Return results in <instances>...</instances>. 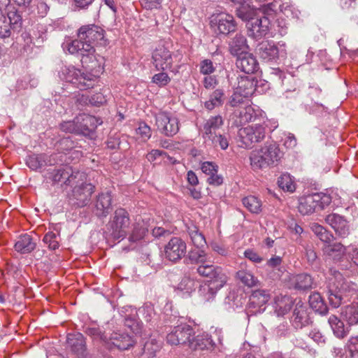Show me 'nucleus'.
I'll list each match as a JSON object with an SVG mask.
<instances>
[{
    "instance_id": "10",
    "label": "nucleus",
    "mask_w": 358,
    "mask_h": 358,
    "mask_svg": "<svg viewBox=\"0 0 358 358\" xmlns=\"http://www.w3.org/2000/svg\"><path fill=\"white\" fill-rule=\"evenodd\" d=\"M210 25L215 30L218 31L219 34L224 36L234 33L237 29V23L234 17L224 13L213 15L210 20Z\"/></svg>"
},
{
    "instance_id": "18",
    "label": "nucleus",
    "mask_w": 358,
    "mask_h": 358,
    "mask_svg": "<svg viewBox=\"0 0 358 358\" xmlns=\"http://www.w3.org/2000/svg\"><path fill=\"white\" fill-rule=\"evenodd\" d=\"M257 55L264 62H276L280 52L273 41L264 40L258 43L255 49Z\"/></svg>"
},
{
    "instance_id": "6",
    "label": "nucleus",
    "mask_w": 358,
    "mask_h": 358,
    "mask_svg": "<svg viewBox=\"0 0 358 358\" xmlns=\"http://www.w3.org/2000/svg\"><path fill=\"white\" fill-rule=\"evenodd\" d=\"M78 39L73 41H79L84 46L87 44L94 48L95 45H104V30L95 24H87L82 26L78 31Z\"/></svg>"
},
{
    "instance_id": "16",
    "label": "nucleus",
    "mask_w": 358,
    "mask_h": 358,
    "mask_svg": "<svg viewBox=\"0 0 358 358\" xmlns=\"http://www.w3.org/2000/svg\"><path fill=\"white\" fill-rule=\"evenodd\" d=\"M81 176V173L78 171L73 172L71 167L60 168L54 169L50 173V178L55 184H60L66 186H73L76 182V179Z\"/></svg>"
},
{
    "instance_id": "41",
    "label": "nucleus",
    "mask_w": 358,
    "mask_h": 358,
    "mask_svg": "<svg viewBox=\"0 0 358 358\" xmlns=\"http://www.w3.org/2000/svg\"><path fill=\"white\" fill-rule=\"evenodd\" d=\"M292 282L295 289L301 290L312 288L313 284L312 277L307 273H300L294 276Z\"/></svg>"
},
{
    "instance_id": "62",
    "label": "nucleus",
    "mask_w": 358,
    "mask_h": 358,
    "mask_svg": "<svg viewBox=\"0 0 358 358\" xmlns=\"http://www.w3.org/2000/svg\"><path fill=\"white\" fill-rule=\"evenodd\" d=\"M308 96L310 101L315 105L323 106L321 103L322 100V90L318 87H311L309 88Z\"/></svg>"
},
{
    "instance_id": "64",
    "label": "nucleus",
    "mask_w": 358,
    "mask_h": 358,
    "mask_svg": "<svg viewBox=\"0 0 358 358\" xmlns=\"http://www.w3.org/2000/svg\"><path fill=\"white\" fill-rule=\"evenodd\" d=\"M215 68L213 63L210 59H204L200 63V73L204 76H208L214 73Z\"/></svg>"
},
{
    "instance_id": "22",
    "label": "nucleus",
    "mask_w": 358,
    "mask_h": 358,
    "mask_svg": "<svg viewBox=\"0 0 358 358\" xmlns=\"http://www.w3.org/2000/svg\"><path fill=\"white\" fill-rule=\"evenodd\" d=\"M132 336L122 332H113L110 334L106 343V347L111 349L113 347L120 350H125L134 345Z\"/></svg>"
},
{
    "instance_id": "26",
    "label": "nucleus",
    "mask_w": 358,
    "mask_h": 358,
    "mask_svg": "<svg viewBox=\"0 0 358 358\" xmlns=\"http://www.w3.org/2000/svg\"><path fill=\"white\" fill-rule=\"evenodd\" d=\"M325 221L339 236L345 237L349 234L347 221L340 215L336 213L328 215Z\"/></svg>"
},
{
    "instance_id": "20",
    "label": "nucleus",
    "mask_w": 358,
    "mask_h": 358,
    "mask_svg": "<svg viewBox=\"0 0 358 358\" xmlns=\"http://www.w3.org/2000/svg\"><path fill=\"white\" fill-rule=\"evenodd\" d=\"M189 348L193 350H209L211 352H222L223 348L222 344L220 343V346H217L213 341L210 336L206 334H202L194 337L193 336L192 341L189 342Z\"/></svg>"
},
{
    "instance_id": "9",
    "label": "nucleus",
    "mask_w": 358,
    "mask_h": 358,
    "mask_svg": "<svg viewBox=\"0 0 358 358\" xmlns=\"http://www.w3.org/2000/svg\"><path fill=\"white\" fill-rule=\"evenodd\" d=\"M194 335V329L189 324H182L175 327L172 331L167 334L166 341L170 345H189V342Z\"/></svg>"
},
{
    "instance_id": "38",
    "label": "nucleus",
    "mask_w": 358,
    "mask_h": 358,
    "mask_svg": "<svg viewBox=\"0 0 358 358\" xmlns=\"http://www.w3.org/2000/svg\"><path fill=\"white\" fill-rule=\"evenodd\" d=\"M341 315L349 325L358 324V302H353L345 306L342 310Z\"/></svg>"
},
{
    "instance_id": "23",
    "label": "nucleus",
    "mask_w": 358,
    "mask_h": 358,
    "mask_svg": "<svg viewBox=\"0 0 358 358\" xmlns=\"http://www.w3.org/2000/svg\"><path fill=\"white\" fill-rule=\"evenodd\" d=\"M112 209V196L110 192L101 193L94 201L93 212L99 217H106Z\"/></svg>"
},
{
    "instance_id": "48",
    "label": "nucleus",
    "mask_w": 358,
    "mask_h": 358,
    "mask_svg": "<svg viewBox=\"0 0 358 358\" xmlns=\"http://www.w3.org/2000/svg\"><path fill=\"white\" fill-rule=\"evenodd\" d=\"M206 258L207 254L201 248L192 249L187 255V259L191 264H204Z\"/></svg>"
},
{
    "instance_id": "13",
    "label": "nucleus",
    "mask_w": 358,
    "mask_h": 358,
    "mask_svg": "<svg viewBox=\"0 0 358 358\" xmlns=\"http://www.w3.org/2000/svg\"><path fill=\"white\" fill-rule=\"evenodd\" d=\"M59 154H31L27 157L26 164L33 171H37L45 166H54L62 162L59 159Z\"/></svg>"
},
{
    "instance_id": "40",
    "label": "nucleus",
    "mask_w": 358,
    "mask_h": 358,
    "mask_svg": "<svg viewBox=\"0 0 358 358\" xmlns=\"http://www.w3.org/2000/svg\"><path fill=\"white\" fill-rule=\"evenodd\" d=\"M225 99L224 90L222 89H217L210 95L208 101L204 103L206 108L212 110L216 107L221 106Z\"/></svg>"
},
{
    "instance_id": "15",
    "label": "nucleus",
    "mask_w": 358,
    "mask_h": 358,
    "mask_svg": "<svg viewBox=\"0 0 358 358\" xmlns=\"http://www.w3.org/2000/svg\"><path fill=\"white\" fill-rule=\"evenodd\" d=\"M78 125V135H83L92 138L94 136L97 126L102 123V121L95 116L80 114L76 116Z\"/></svg>"
},
{
    "instance_id": "25",
    "label": "nucleus",
    "mask_w": 358,
    "mask_h": 358,
    "mask_svg": "<svg viewBox=\"0 0 358 358\" xmlns=\"http://www.w3.org/2000/svg\"><path fill=\"white\" fill-rule=\"evenodd\" d=\"M236 66L243 72L251 74L256 72L258 69V62L256 58L247 52L242 55L238 56L236 60Z\"/></svg>"
},
{
    "instance_id": "49",
    "label": "nucleus",
    "mask_w": 358,
    "mask_h": 358,
    "mask_svg": "<svg viewBox=\"0 0 358 358\" xmlns=\"http://www.w3.org/2000/svg\"><path fill=\"white\" fill-rule=\"evenodd\" d=\"M210 141L214 147L220 146L221 149L226 150L229 146V135L227 134H217L205 139Z\"/></svg>"
},
{
    "instance_id": "59",
    "label": "nucleus",
    "mask_w": 358,
    "mask_h": 358,
    "mask_svg": "<svg viewBox=\"0 0 358 358\" xmlns=\"http://www.w3.org/2000/svg\"><path fill=\"white\" fill-rule=\"evenodd\" d=\"M82 99L85 103H90L94 106H100L106 102V98L101 92L95 93L90 98L83 95Z\"/></svg>"
},
{
    "instance_id": "42",
    "label": "nucleus",
    "mask_w": 358,
    "mask_h": 358,
    "mask_svg": "<svg viewBox=\"0 0 358 358\" xmlns=\"http://www.w3.org/2000/svg\"><path fill=\"white\" fill-rule=\"evenodd\" d=\"M308 302L310 308L315 312L321 315H326L327 313L328 308L319 293L315 292L310 294Z\"/></svg>"
},
{
    "instance_id": "61",
    "label": "nucleus",
    "mask_w": 358,
    "mask_h": 358,
    "mask_svg": "<svg viewBox=\"0 0 358 358\" xmlns=\"http://www.w3.org/2000/svg\"><path fill=\"white\" fill-rule=\"evenodd\" d=\"M194 287V282L190 278L185 276L177 285V289L185 293H190Z\"/></svg>"
},
{
    "instance_id": "57",
    "label": "nucleus",
    "mask_w": 358,
    "mask_h": 358,
    "mask_svg": "<svg viewBox=\"0 0 358 358\" xmlns=\"http://www.w3.org/2000/svg\"><path fill=\"white\" fill-rule=\"evenodd\" d=\"M59 236L52 231H49L43 237V241L48 245L49 249L55 250L59 246Z\"/></svg>"
},
{
    "instance_id": "34",
    "label": "nucleus",
    "mask_w": 358,
    "mask_h": 358,
    "mask_svg": "<svg viewBox=\"0 0 358 358\" xmlns=\"http://www.w3.org/2000/svg\"><path fill=\"white\" fill-rule=\"evenodd\" d=\"M349 357L343 353V350L338 348H334V354L336 358H358V336L351 337L348 343Z\"/></svg>"
},
{
    "instance_id": "53",
    "label": "nucleus",
    "mask_w": 358,
    "mask_h": 358,
    "mask_svg": "<svg viewBox=\"0 0 358 358\" xmlns=\"http://www.w3.org/2000/svg\"><path fill=\"white\" fill-rule=\"evenodd\" d=\"M278 185L284 191L293 192L296 187L294 180L289 174H282L278 178Z\"/></svg>"
},
{
    "instance_id": "5",
    "label": "nucleus",
    "mask_w": 358,
    "mask_h": 358,
    "mask_svg": "<svg viewBox=\"0 0 358 358\" xmlns=\"http://www.w3.org/2000/svg\"><path fill=\"white\" fill-rule=\"evenodd\" d=\"M331 201V196L323 193L309 194L299 199L298 209L303 215H310L316 210L324 209Z\"/></svg>"
},
{
    "instance_id": "24",
    "label": "nucleus",
    "mask_w": 358,
    "mask_h": 358,
    "mask_svg": "<svg viewBox=\"0 0 358 358\" xmlns=\"http://www.w3.org/2000/svg\"><path fill=\"white\" fill-rule=\"evenodd\" d=\"M292 321L296 329H301L311 323L307 306L298 303L294 309Z\"/></svg>"
},
{
    "instance_id": "37",
    "label": "nucleus",
    "mask_w": 358,
    "mask_h": 358,
    "mask_svg": "<svg viewBox=\"0 0 358 358\" xmlns=\"http://www.w3.org/2000/svg\"><path fill=\"white\" fill-rule=\"evenodd\" d=\"M334 335L338 338H343L348 334V327H345L344 323L337 316L332 315L328 319Z\"/></svg>"
},
{
    "instance_id": "12",
    "label": "nucleus",
    "mask_w": 358,
    "mask_h": 358,
    "mask_svg": "<svg viewBox=\"0 0 358 358\" xmlns=\"http://www.w3.org/2000/svg\"><path fill=\"white\" fill-rule=\"evenodd\" d=\"M77 183L78 182L73 189L70 200L73 205L80 208L89 203L94 191V186L91 183L82 182L80 185Z\"/></svg>"
},
{
    "instance_id": "50",
    "label": "nucleus",
    "mask_w": 358,
    "mask_h": 358,
    "mask_svg": "<svg viewBox=\"0 0 358 358\" xmlns=\"http://www.w3.org/2000/svg\"><path fill=\"white\" fill-rule=\"evenodd\" d=\"M148 229L144 223L138 222L134 227L129 237L130 242H136L143 239L148 234Z\"/></svg>"
},
{
    "instance_id": "56",
    "label": "nucleus",
    "mask_w": 358,
    "mask_h": 358,
    "mask_svg": "<svg viewBox=\"0 0 358 358\" xmlns=\"http://www.w3.org/2000/svg\"><path fill=\"white\" fill-rule=\"evenodd\" d=\"M268 79L274 84L285 85L284 80L286 79V76L285 72L280 69L271 68L270 69Z\"/></svg>"
},
{
    "instance_id": "44",
    "label": "nucleus",
    "mask_w": 358,
    "mask_h": 358,
    "mask_svg": "<svg viewBox=\"0 0 358 358\" xmlns=\"http://www.w3.org/2000/svg\"><path fill=\"white\" fill-rule=\"evenodd\" d=\"M242 268L238 271L236 273V277L243 284L249 287L256 286L259 281L255 278L253 274L243 268V264H241Z\"/></svg>"
},
{
    "instance_id": "36",
    "label": "nucleus",
    "mask_w": 358,
    "mask_h": 358,
    "mask_svg": "<svg viewBox=\"0 0 358 358\" xmlns=\"http://www.w3.org/2000/svg\"><path fill=\"white\" fill-rule=\"evenodd\" d=\"M162 347V342L155 338L147 341L139 355V358H153Z\"/></svg>"
},
{
    "instance_id": "35",
    "label": "nucleus",
    "mask_w": 358,
    "mask_h": 358,
    "mask_svg": "<svg viewBox=\"0 0 358 358\" xmlns=\"http://www.w3.org/2000/svg\"><path fill=\"white\" fill-rule=\"evenodd\" d=\"M36 243L33 241L32 237L25 234L22 235L15 244V250L22 254L29 253L36 248Z\"/></svg>"
},
{
    "instance_id": "1",
    "label": "nucleus",
    "mask_w": 358,
    "mask_h": 358,
    "mask_svg": "<svg viewBox=\"0 0 358 358\" xmlns=\"http://www.w3.org/2000/svg\"><path fill=\"white\" fill-rule=\"evenodd\" d=\"M327 293L329 303L334 308L339 307L348 299L349 294L357 289V285L344 278L341 272L335 268L329 270Z\"/></svg>"
},
{
    "instance_id": "19",
    "label": "nucleus",
    "mask_w": 358,
    "mask_h": 358,
    "mask_svg": "<svg viewBox=\"0 0 358 358\" xmlns=\"http://www.w3.org/2000/svg\"><path fill=\"white\" fill-rule=\"evenodd\" d=\"M153 64L157 70L170 69L173 64L171 52L163 45H159L152 53Z\"/></svg>"
},
{
    "instance_id": "4",
    "label": "nucleus",
    "mask_w": 358,
    "mask_h": 358,
    "mask_svg": "<svg viewBox=\"0 0 358 358\" xmlns=\"http://www.w3.org/2000/svg\"><path fill=\"white\" fill-rule=\"evenodd\" d=\"M130 225L129 213L124 208H117L107 224V229L114 239L124 238Z\"/></svg>"
},
{
    "instance_id": "2",
    "label": "nucleus",
    "mask_w": 358,
    "mask_h": 358,
    "mask_svg": "<svg viewBox=\"0 0 358 358\" xmlns=\"http://www.w3.org/2000/svg\"><path fill=\"white\" fill-rule=\"evenodd\" d=\"M66 48L70 54H78L81 56L80 62L83 68L94 73H100L102 71L103 58L96 55L94 48L90 45L84 46L79 41H71L67 44Z\"/></svg>"
},
{
    "instance_id": "21",
    "label": "nucleus",
    "mask_w": 358,
    "mask_h": 358,
    "mask_svg": "<svg viewBox=\"0 0 358 358\" xmlns=\"http://www.w3.org/2000/svg\"><path fill=\"white\" fill-rule=\"evenodd\" d=\"M66 348L78 357H84L87 351L84 336L80 333L69 334L66 338Z\"/></svg>"
},
{
    "instance_id": "27",
    "label": "nucleus",
    "mask_w": 358,
    "mask_h": 358,
    "mask_svg": "<svg viewBox=\"0 0 358 358\" xmlns=\"http://www.w3.org/2000/svg\"><path fill=\"white\" fill-rule=\"evenodd\" d=\"M228 45L230 54L237 57L246 52L249 48L245 36L241 33H236L229 40Z\"/></svg>"
},
{
    "instance_id": "46",
    "label": "nucleus",
    "mask_w": 358,
    "mask_h": 358,
    "mask_svg": "<svg viewBox=\"0 0 358 358\" xmlns=\"http://www.w3.org/2000/svg\"><path fill=\"white\" fill-rule=\"evenodd\" d=\"M259 150L257 152H253L250 157V164L254 170L262 169L267 168L271 165L268 160L264 157V155Z\"/></svg>"
},
{
    "instance_id": "58",
    "label": "nucleus",
    "mask_w": 358,
    "mask_h": 358,
    "mask_svg": "<svg viewBox=\"0 0 358 358\" xmlns=\"http://www.w3.org/2000/svg\"><path fill=\"white\" fill-rule=\"evenodd\" d=\"M124 325L136 334H141L142 331V324L138 321L135 315L126 317Z\"/></svg>"
},
{
    "instance_id": "51",
    "label": "nucleus",
    "mask_w": 358,
    "mask_h": 358,
    "mask_svg": "<svg viewBox=\"0 0 358 358\" xmlns=\"http://www.w3.org/2000/svg\"><path fill=\"white\" fill-rule=\"evenodd\" d=\"M313 231L320 238V240L325 243L330 244L334 238V236L322 226L315 224L312 227Z\"/></svg>"
},
{
    "instance_id": "17",
    "label": "nucleus",
    "mask_w": 358,
    "mask_h": 358,
    "mask_svg": "<svg viewBox=\"0 0 358 358\" xmlns=\"http://www.w3.org/2000/svg\"><path fill=\"white\" fill-rule=\"evenodd\" d=\"M197 273L203 277L209 278L208 282H218V285H225L227 276L223 272V269L213 264H202L197 268Z\"/></svg>"
},
{
    "instance_id": "32",
    "label": "nucleus",
    "mask_w": 358,
    "mask_h": 358,
    "mask_svg": "<svg viewBox=\"0 0 358 358\" xmlns=\"http://www.w3.org/2000/svg\"><path fill=\"white\" fill-rule=\"evenodd\" d=\"M96 76L91 73H84L79 70L77 78L73 81V85L80 90L92 88L96 83Z\"/></svg>"
},
{
    "instance_id": "33",
    "label": "nucleus",
    "mask_w": 358,
    "mask_h": 358,
    "mask_svg": "<svg viewBox=\"0 0 358 358\" xmlns=\"http://www.w3.org/2000/svg\"><path fill=\"white\" fill-rule=\"evenodd\" d=\"M261 155L271 164L278 162L281 157V152L278 145L275 143H266L260 150Z\"/></svg>"
},
{
    "instance_id": "47",
    "label": "nucleus",
    "mask_w": 358,
    "mask_h": 358,
    "mask_svg": "<svg viewBox=\"0 0 358 358\" xmlns=\"http://www.w3.org/2000/svg\"><path fill=\"white\" fill-rule=\"evenodd\" d=\"M269 299L270 294L265 289L254 290L250 298L251 303L259 307L266 304Z\"/></svg>"
},
{
    "instance_id": "31",
    "label": "nucleus",
    "mask_w": 358,
    "mask_h": 358,
    "mask_svg": "<svg viewBox=\"0 0 358 358\" xmlns=\"http://www.w3.org/2000/svg\"><path fill=\"white\" fill-rule=\"evenodd\" d=\"M237 86L236 90L241 92L243 96L249 97L255 91L257 82L248 76L237 77Z\"/></svg>"
},
{
    "instance_id": "11",
    "label": "nucleus",
    "mask_w": 358,
    "mask_h": 358,
    "mask_svg": "<svg viewBox=\"0 0 358 358\" xmlns=\"http://www.w3.org/2000/svg\"><path fill=\"white\" fill-rule=\"evenodd\" d=\"M186 252V243L180 237H172L164 246L166 259L173 262L180 261Z\"/></svg>"
},
{
    "instance_id": "7",
    "label": "nucleus",
    "mask_w": 358,
    "mask_h": 358,
    "mask_svg": "<svg viewBox=\"0 0 358 358\" xmlns=\"http://www.w3.org/2000/svg\"><path fill=\"white\" fill-rule=\"evenodd\" d=\"M155 124L160 133L166 136H173L179 131L177 117L166 112H159L155 116Z\"/></svg>"
},
{
    "instance_id": "60",
    "label": "nucleus",
    "mask_w": 358,
    "mask_h": 358,
    "mask_svg": "<svg viewBox=\"0 0 358 358\" xmlns=\"http://www.w3.org/2000/svg\"><path fill=\"white\" fill-rule=\"evenodd\" d=\"M59 127L61 131L65 133L78 134V127L77 125L76 117H74L72 120L62 122L59 124Z\"/></svg>"
},
{
    "instance_id": "30",
    "label": "nucleus",
    "mask_w": 358,
    "mask_h": 358,
    "mask_svg": "<svg viewBox=\"0 0 358 358\" xmlns=\"http://www.w3.org/2000/svg\"><path fill=\"white\" fill-rule=\"evenodd\" d=\"M294 304L292 298L287 295H280L275 297L274 309L278 317L284 316L292 308Z\"/></svg>"
},
{
    "instance_id": "3",
    "label": "nucleus",
    "mask_w": 358,
    "mask_h": 358,
    "mask_svg": "<svg viewBox=\"0 0 358 358\" xmlns=\"http://www.w3.org/2000/svg\"><path fill=\"white\" fill-rule=\"evenodd\" d=\"M267 131L268 124L265 122L239 129L238 137L242 143L241 146L251 148L255 143H259L265 138Z\"/></svg>"
},
{
    "instance_id": "55",
    "label": "nucleus",
    "mask_w": 358,
    "mask_h": 358,
    "mask_svg": "<svg viewBox=\"0 0 358 358\" xmlns=\"http://www.w3.org/2000/svg\"><path fill=\"white\" fill-rule=\"evenodd\" d=\"M255 117L256 113L254 108L251 106H245L239 112V124H243L252 122L255 120Z\"/></svg>"
},
{
    "instance_id": "39",
    "label": "nucleus",
    "mask_w": 358,
    "mask_h": 358,
    "mask_svg": "<svg viewBox=\"0 0 358 358\" xmlns=\"http://www.w3.org/2000/svg\"><path fill=\"white\" fill-rule=\"evenodd\" d=\"M224 285H221L220 286L218 282H208V284L201 286L199 292L205 301H209L215 297L217 292Z\"/></svg>"
},
{
    "instance_id": "14",
    "label": "nucleus",
    "mask_w": 358,
    "mask_h": 358,
    "mask_svg": "<svg viewBox=\"0 0 358 358\" xmlns=\"http://www.w3.org/2000/svg\"><path fill=\"white\" fill-rule=\"evenodd\" d=\"M270 20L267 17H255L246 23L247 34L255 40L261 39L269 31Z\"/></svg>"
},
{
    "instance_id": "45",
    "label": "nucleus",
    "mask_w": 358,
    "mask_h": 358,
    "mask_svg": "<svg viewBox=\"0 0 358 358\" xmlns=\"http://www.w3.org/2000/svg\"><path fill=\"white\" fill-rule=\"evenodd\" d=\"M85 332L92 339L101 341L106 345L108 338L106 332L99 327H96L95 324L90 325L86 327Z\"/></svg>"
},
{
    "instance_id": "63",
    "label": "nucleus",
    "mask_w": 358,
    "mask_h": 358,
    "mask_svg": "<svg viewBox=\"0 0 358 358\" xmlns=\"http://www.w3.org/2000/svg\"><path fill=\"white\" fill-rule=\"evenodd\" d=\"M58 149L62 152H68L76 147V143L70 138H63L57 143Z\"/></svg>"
},
{
    "instance_id": "28",
    "label": "nucleus",
    "mask_w": 358,
    "mask_h": 358,
    "mask_svg": "<svg viewBox=\"0 0 358 358\" xmlns=\"http://www.w3.org/2000/svg\"><path fill=\"white\" fill-rule=\"evenodd\" d=\"M224 124L223 118L221 115H217L210 116L207 119L202 128V135L204 139L217 134V131L222 127Z\"/></svg>"
},
{
    "instance_id": "43",
    "label": "nucleus",
    "mask_w": 358,
    "mask_h": 358,
    "mask_svg": "<svg viewBox=\"0 0 358 358\" xmlns=\"http://www.w3.org/2000/svg\"><path fill=\"white\" fill-rule=\"evenodd\" d=\"M79 70L71 65L62 66L58 71V75L62 80L73 85V81L77 78Z\"/></svg>"
},
{
    "instance_id": "52",
    "label": "nucleus",
    "mask_w": 358,
    "mask_h": 358,
    "mask_svg": "<svg viewBox=\"0 0 358 358\" xmlns=\"http://www.w3.org/2000/svg\"><path fill=\"white\" fill-rule=\"evenodd\" d=\"M244 206L252 213H259L261 211V201L254 196H246L242 200Z\"/></svg>"
},
{
    "instance_id": "8",
    "label": "nucleus",
    "mask_w": 358,
    "mask_h": 358,
    "mask_svg": "<svg viewBox=\"0 0 358 358\" xmlns=\"http://www.w3.org/2000/svg\"><path fill=\"white\" fill-rule=\"evenodd\" d=\"M22 17L20 12H0V38H8L11 30L20 29L22 26Z\"/></svg>"
},
{
    "instance_id": "54",
    "label": "nucleus",
    "mask_w": 358,
    "mask_h": 358,
    "mask_svg": "<svg viewBox=\"0 0 358 358\" xmlns=\"http://www.w3.org/2000/svg\"><path fill=\"white\" fill-rule=\"evenodd\" d=\"M240 4L241 5L236 9V16L247 22L251 19H254V10L251 9L248 5Z\"/></svg>"
},
{
    "instance_id": "29",
    "label": "nucleus",
    "mask_w": 358,
    "mask_h": 358,
    "mask_svg": "<svg viewBox=\"0 0 358 358\" xmlns=\"http://www.w3.org/2000/svg\"><path fill=\"white\" fill-rule=\"evenodd\" d=\"M322 250L324 254L334 262L342 261L346 253V248L341 243L327 244Z\"/></svg>"
}]
</instances>
